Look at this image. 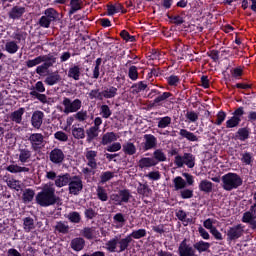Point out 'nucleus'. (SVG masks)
Segmentation results:
<instances>
[{"label":"nucleus","mask_w":256,"mask_h":256,"mask_svg":"<svg viewBox=\"0 0 256 256\" xmlns=\"http://www.w3.org/2000/svg\"><path fill=\"white\" fill-rule=\"evenodd\" d=\"M159 9L169 10L173 7V0H161L160 4H157Z\"/></svg>","instance_id":"774afa93"},{"label":"nucleus","mask_w":256,"mask_h":256,"mask_svg":"<svg viewBox=\"0 0 256 256\" xmlns=\"http://www.w3.org/2000/svg\"><path fill=\"white\" fill-rule=\"evenodd\" d=\"M167 17L177 27L185 23V19L181 15H167Z\"/></svg>","instance_id":"09e8293b"},{"label":"nucleus","mask_w":256,"mask_h":256,"mask_svg":"<svg viewBox=\"0 0 256 256\" xmlns=\"http://www.w3.org/2000/svg\"><path fill=\"white\" fill-rule=\"evenodd\" d=\"M18 153V161H20V163H29V161H31L32 152L27 146L19 147Z\"/></svg>","instance_id":"2eb2a0df"},{"label":"nucleus","mask_w":256,"mask_h":256,"mask_svg":"<svg viewBox=\"0 0 256 256\" xmlns=\"http://www.w3.org/2000/svg\"><path fill=\"white\" fill-rule=\"evenodd\" d=\"M137 193L138 195H142L143 197H150L151 193H153V190L149 188V184L147 183H139L137 187Z\"/></svg>","instance_id":"2f4dec72"},{"label":"nucleus","mask_w":256,"mask_h":256,"mask_svg":"<svg viewBox=\"0 0 256 256\" xmlns=\"http://www.w3.org/2000/svg\"><path fill=\"white\" fill-rule=\"evenodd\" d=\"M71 177L72 176L69 173L59 175L55 180V186L59 188L67 187V185H69V182L71 181Z\"/></svg>","instance_id":"412c9836"},{"label":"nucleus","mask_w":256,"mask_h":256,"mask_svg":"<svg viewBox=\"0 0 256 256\" xmlns=\"http://www.w3.org/2000/svg\"><path fill=\"white\" fill-rule=\"evenodd\" d=\"M100 115L103 117V119H109L111 115H113V112L111 111V108L107 104H103L100 107Z\"/></svg>","instance_id":"5fc2aeb1"},{"label":"nucleus","mask_w":256,"mask_h":256,"mask_svg":"<svg viewBox=\"0 0 256 256\" xmlns=\"http://www.w3.org/2000/svg\"><path fill=\"white\" fill-rule=\"evenodd\" d=\"M179 135L183 139H187V141H191V142L199 141V137H197V135H195V133H193L187 129H180Z\"/></svg>","instance_id":"cd10ccee"},{"label":"nucleus","mask_w":256,"mask_h":256,"mask_svg":"<svg viewBox=\"0 0 256 256\" xmlns=\"http://www.w3.org/2000/svg\"><path fill=\"white\" fill-rule=\"evenodd\" d=\"M179 256H197L195 255V248L187 243V238H184L178 246Z\"/></svg>","instance_id":"f8f14e48"},{"label":"nucleus","mask_w":256,"mask_h":256,"mask_svg":"<svg viewBox=\"0 0 256 256\" xmlns=\"http://www.w3.org/2000/svg\"><path fill=\"white\" fill-rule=\"evenodd\" d=\"M158 124L157 127L158 129H167L169 125H171V117L170 116H164L157 118Z\"/></svg>","instance_id":"37998d69"},{"label":"nucleus","mask_w":256,"mask_h":256,"mask_svg":"<svg viewBox=\"0 0 256 256\" xmlns=\"http://www.w3.org/2000/svg\"><path fill=\"white\" fill-rule=\"evenodd\" d=\"M118 194L120 195V201H122V203H129V199H131L129 189L119 190Z\"/></svg>","instance_id":"6e6d98bb"},{"label":"nucleus","mask_w":256,"mask_h":256,"mask_svg":"<svg viewBox=\"0 0 256 256\" xmlns=\"http://www.w3.org/2000/svg\"><path fill=\"white\" fill-rule=\"evenodd\" d=\"M25 7L21 6H13L12 9L8 12L9 19H13L14 21L17 19H21L23 15L26 13Z\"/></svg>","instance_id":"dca6fc26"},{"label":"nucleus","mask_w":256,"mask_h":256,"mask_svg":"<svg viewBox=\"0 0 256 256\" xmlns=\"http://www.w3.org/2000/svg\"><path fill=\"white\" fill-rule=\"evenodd\" d=\"M29 95L30 97H32V99H38V101H40V103H43V105L49 103V101L47 100V95L41 94V92L32 90L30 91Z\"/></svg>","instance_id":"ea45409f"},{"label":"nucleus","mask_w":256,"mask_h":256,"mask_svg":"<svg viewBox=\"0 0 256 256\" xmlns=\"http://www.w3.org/2000/svg\"><path fill=\"white\" fill-rule=\"evenodd\" d=\"M55 63H57V57H55V55L52 53H49L46 55H40L32 60H27L26 67L28 69L37 67L35 70L37 75H45V73H47L49 69L55 65Z\"/></svg>","instance_id":"f257e3e1"},{"label":"nucleus","mask_w":256,"mask_h":256,"mask_svg":"<svg viewBox=\"0 0 256 256\" xmlns=\"http://www.w3.org/2000/svg\"><path fill=\"white\" fill-rule=\"evenodd\" d=\"M120 37L123 41H126V43H135L136 41L135 36L131 35L127 30H122L120 32Z\"/></svg>","instance_id":"3c124183"},{"label":"nucleus","mask_w":256,"mask_h":256,"mask_svg":"<svg viewBox=\"0 0 256 256\" xmlns=\"http://www.w3.org/2000/svg\"><path fill=\"white\" fill-rule=\"evenodd\" d=\"M239 123H241V118L232 116L229 120L226 121V128L233 129L234 127H238Z\"/></svg>","instance_id":"864d4df0"},{"label":"nucleus","mask_w":256,"mask_h":256,"mask_svg":"<svg viewBox=\"0 0 256 256\" xmlns=\"http://www.w3.org/2000/svg\"><path fill=\"white\" fill-rule=\"evenodd\" d=\"M122 147H123V153H125V155L131 156L137 153V147L135 146V144H133V142H128L124 144Z\"/></svg>","instance_id":"c03bdc74"},{"label":"nucleus","mask_w":256,"mask_h":256,"mask_svg":"<svg viewBox=\"0 0 256 256\" xmlns=\"http://www.w3.org/2000/svg\"><path fill=\"white\" fill-rule=\"evenodd\" d=\"M173 101V93L171 92H163L159 96H157L150 104V109H153V107H161L165 101Z\"/></svg>","instance_id":"9b49d317"},{"label":"nucleus","mask_w":256,"mask_h":256,"mask_svg":"<svg viewBox=\"0 0 256 256\" xmlns=\"http://www.w3.org/2000/svg\"><path fill=\"white\" fill-rule=\"evenodd\" d=\"M49 159L54 165H61L65 161V153L61 148H54L49 154Z\"/></svg>","instance_id":"ddd939ff"},{"label":"nucleus","mask_w":256,"mask_h":256,"mask_svg":"<svg viewBox=\"0 0 256 256\" xmlns=\"http://www.w3.org/2000/svg\"><path fill=\"white\" fill-rule=\"evenodd\" d=\"M198 189L202 193H211L213 191V182L207 179L201 180L198 185Z\"/></svg>","instance_id":"bb28decb"},{"label":"nucleus","mask_w":256,"mask_h":256,"mask_svg":"<svg viewBox=\"0 0 256 256\" xmlns=\"http://www.w3.org/2000/svg\"><path fill=\"white\" fill-rule=\"evenodd\" d=\"M144 142L140 145V150L145 153L157 148V137L153 134H145L143 136Z\"/></svg>","instance_id":"9d476101"},{"label":"nucleus","mask_w":256,"mask_h":256,"mask_svg":"<svg viewBox=\"0 0 256 256\" xmlns=\"http://www.w3.org/2000/svg\"><path fill=\"white\" fill-rule=\"evenodd\" d=\"M87 159V166L91 169H97V151L95 150H88L85 154Z\"/></svg>","instance_id":"f3484780"},{"label":"nucleus","mask_w":256,"mask_h":256,"mask_svg":"<svg viewBox=\"0 0 256 256\" xmlns=\"http://www.w3.org/2000/svg\"><path fill=\"white\" fill-rule=\"evenodd\" d=\"M115 177V173L111 171L102 172L100 175V183L105 184Z\"/></svg>","instance_id":"bf43d9fd"},{"label":"nucleus","mask_w":256,"mask_h":256,"mask_svg":"<svg viewBox=\"0 0 256 256\" xmlns=\"http://www.w3.org/2000/svg\"><path fill=\"white\" fill-rule=\"evenodd\" d=\"M23 229L25 233H31L35 229V220L31 217L23 218Z\"/></svg>","instance_id":"72a5a7b5"},{"label":"nucleus","mask_w":256,"mask_h":256,"mask_svg":"<svg viewBox=\"0 0 256 256\" xmlns=\"http://www.w3.org/2000/svg\"><path fill=\"white\" fill-rule=\"evenodd\" d=\"M97 197L100 201H107L109 199V196L107 195V190L103 188V186H98L97 190Z\"/></svg>","instance_id":"4d7b16f0"},{"label":"nucleus","mask_w":256,"mask_h":256,"mask_svg":"<svg viewBox=\"0 0 256 256\" xmlns=\"http://www.w3.org/2000/svg\"><path fill=\"white\" fill-rule=\"evenodd\" d=\"M221 186L224 191H233L243 185V178L237 173L228 172L221 177Z\"/></svg>","instance_id":"20e7f679"},{"label":"nucleus","mask_w":256,"mask_h":256,"mask_svg":"<svg viewBox=\"0 0 256 256\" xmlns=\"http://www.w3.org/2000/svg\"><path fill=\"white\" fill-rule=\"evenodd\" d=\"M245 233V226L243 224H237L234 226H231L227 230V241H237V239H241L243 237V234Z\"/></svg>","instance_id":"1a4fd4ad"},{"label":"nucleus","mask_w":256,"mask_h":256,"mask_svg":"<svg viewBox=\"0 0 256 256\" xmlns=\"http://www.w3.org/2000/svg\"><path fill=\"white\" fill-rule=\"evenodd\" d=\"M54 138L57 139V141H62L63 143L69 141V136L63 131H57L54 134Z\"/></svg>","instance_id":"69168bd1"},{"label":"nucleus","mask_w":256,"mask_h":256,"mask_svg":"<svg viewBox=\"0 0 256 256\" xmlns=\"http://www.w3.org/2000/svg\"><path fill=\"white\" fill-rule=\"evenodd\" d=\"M69 79L79 81L81 79V67L79 65H73L68 70Z\"/></svg>","instance_id":"b1692460"},{"label":"nucleus","mask_w":256,"mask_h":256,"mask_svg":"<svg viewBox=\"0 0 256 256\" xmlns=\"http://www.w3.org/2000/svg\"><path fill=\"white\" fill-rule=\"evenodd\" d=\"M58 15L59 13H57V10L53 8H48L44 12V16H46L50 22L56 21Z\"/></svg>","instance_id":"de8ad7c7"},{"label":"nucleus","mask_w":256,"mask_h":256,"mask_svg":"<svg viewBox=\"0 0 256 256\" xmlns=\"http://www.w3.org/2000/svg\"><path fill=\"white\" fill-rule=\"evenodd\" d=\"M181 199H193V189L183 188L180 190Z\"/></svg>","instance_id":"0e129e2a"},{"label":"nucleus","mask_w":256,"mask_h":256,"mask_svg":"<svg viewBox=\"0 0 256 256\" xmlns=\"http://www.w3.org/2000/svg\"><path fill=\"white\" fill-rule=\"evenodd\" d=\"M217 120L216 121H213V120H210L211 123H214V125H223V121H225V119H227V113H225V111H222L220 110L217 115Z\"/></svg>","instance_id":"052dcab7"},{"label":"nucleus","mask_w":256,"mask_h":256,"mask_svg":"<svg viewBox=\"0 0 256 256\" xmlns=\"http://www.w3.org/2000/svg\"><path fill=\"white\" fill-rule=\"evenodd\" d=\"M173 185H174L175 191H181L187 188V181H185L183 177L177 176L173 179Z\"/></svg>","instance_id":"473e14b6"},{"label":"nucleus","mask_w":256,"mask_h":256,"mask_svg":"<svg viewBox=\"0 0 256 256\" xmlns=\"http://www.w3.org/2000/svg\"><path fill=\"white\" fill-rule=\"evenodd\" d=\"M166 81L170 87H177L181 83V79L176 75H170L166 78Z\"/></svg>","instance_id":"e2e57ef3"},{"label":"nucleus","mask_w":256,"mask_h":256,"mask_svg":"<svg viewBox=\"0 0 256 256\" xmlns=\"http://www.w3.org/2000/svg\"><path fill=\"white\" fill-rule=\"evenodd\" d=\"M81 235L84 239L91 241L95 239V229L93 227H84L81 231Z\"/></svg>","instance_id":"4c0bfd02"},{"label":"nucleus","mask_w":256,"mask_h":256,"mask_svg":"<svg viewBox=\"0 0 256 256\" xmlns=\"http://www.w3.org/2000/svg\"><path fill=\"white\" fill-rule=\"evenodd\" d=\"M251 135V128L249 127H243L239 128L236 132V139L239 141H247Z\"/></svg>","instance_id":"393cba45"},{"label":"nucleus","mask_w":256,"mask_h":256,"mask_svg":"<svg viewBox=\"0 0 256 256\" xmlns=\"http://www.w3.org/2000/svg\"><path fill=\"white\" fill-rule=\"evenodd\" d=\"M66 218L68 219V221H70V223H74V224H79L81 223V214L77 211H72L70 212Z\"/></svg>","instance_id":"49530a36"},{"label":"nucleus","mask_w":256,"mask_h":256,"mask_svg":"<svg viewBox=\"0 0 256 256\" xmlns=\"http://www.w3.org/2000/svg\"><path fill=\"white\" fill-rule=\"evenodd\" d=\"M99 133H101V130L95 128V127H90L86 130V141L87 143H91L94 139H97L99 137Z\"/></svg>","instance_id":"7c9ffc66"},{"label":"nucleus","mask_w":256,"mask_h":256,"mask_svg":"<svg viewBox=\"0 0 256 256\" xmlns=\"http://www.w3.org/2000/svg\"><path fill=\"white\" fill-rule=\"evenodd\" d=\"M35 199V190L31 188L25 189V191L22 194V201L23 203H31Z\"/></svg>","instance_id":"f704fd0d"},{"label":"nucleus","mask_w":256,"mask_h":256,"mask_svg":"<svg viewBox=\"0 0 256 256\" xmlns=\"http://www.w3.org/2000/svg\"><path fill=\"white\" fill-rule=\"evenodd\" d=\"M54 229L58 233H62V235H67V233H69L70 228H69V224H67V222L59 221L56 223Z\"/></svg>","instance_id":"58836bf2"},{"label":"nucleus","mask_w":256,"mask_h":256,"mask_svg":"<svg viewBox=\"0 0 256 256\" xmlns=\"http://www.w3.org/2000/svg\"><path fill=\"white\" fill-rule=\"evenodd\" d=\"M117 139H119V137L115 132H107L102 136L101 145H109L110 143L117 141Z\"/></svg>","instance_id":"c756f323"},{"label":"nucleus","mask_w":256,"mask_h":256,"mask_svg":"<svg viewBox=\"0 0 256 256\" xmlns=\"http://www.w3.org/2000/svg\"><path fill=\"white\" fill-rule=\"evenodd\" d=\"M59 82H61V75H59L58 71L50 73L44 80V83L49 85V87H53V85H57Z\"/></svg>","instance_id":"6ab92c4d"},{"label":"nucleus","mask_w":256,"mask_h":256,"mask_svg":"<svg viewBox=\"0 0 256 256\" xmlns=\"http://www.w3.org/2000/svg\"><path fill=\"white\" fill-rule=\"evenodd\" d=\"M119 89L115 86L105 87L102 91V100L104 99H114L117 97Z\"/></svg>","instance_id":"4be33fe9"},{"label":"nucleus","mask_w":256,"mask_h":256,"mask_svg":"<svg viewBox=\"0 0 256 256\" xmlns=\"http://www.w3.org/2000/svg\"><path fill=\"white\" fill-rule=\"evenodd\" d=\"M72 135L74 139H85V128L72 126Z\"/></svg>","instance_id":"a19ab883"},{"label":"nucleus","mask_w":256,"mask_h":256,"mask_svg":"<svg viewBox=\"0 0 256 256\" xmlns=\"http://www.w3.org/2000/svg\"><path fill=\"white\" fill-rule=\"evenodd\" d=\"M157 165V161L151 157H143L138 161L139 169H149L151 167H155Z\"/></svg>","instance_id":"a211bd4d"},{"label":"nucleus","mask_w":256,"mask_h":256,"mask_svg":"<svg viewBox=\"0 0 256 256\" xmlns=\"http://www.w3.org/2000/svg\"><path fill=\"white\" fill-rule=\"evenodd\" d=\"M174 165L179 169H181L183 165H186L188 169H193V167H195V155L189 152H185L183 156L177 155L174 159Z\"/></svg>","instance_id":"39448f33"},{"label":"nucleus","mask_w":256,"mask_h":256,"mask_svg":"<svg viewBox=\"0 0 256 256\" xmlns=\"http://www.w3.org/2000/svg\"><path fill=\"white\" fill-rule=\"evenodd\" d=\"M68 191L70 195H79L83 191V179L79 175L71 176L68 183Z\"/></svg>","instance_id":"6e6552de"},{"label":"nucleus","mask_w":256,"mask_h":256,"mask_svg":"<svg viewBox=\"0 0 256 256\" xmlns=\"http://www.w3.org/2000/svg\"><path fill=\"white\" fill-rule=\"evenodd\" d=\"M59 199V196L55 194V188L51 186L44 187L36 195V203L37 205H40V207H51L53 205H57V203H59Z\"/></svg>","instance_id":"f03ea898"},{"label":"nucleus","mask_w":256,"mask_h":256,"mask_svg":"<svg viewBox=\"0 0 256 256\" xmlns=\"http://www.w3.org/2000/svg\"><path fill=\"white\" fill-rule=\"evenodd\" d=\"M6 171H8L9 173H29V171H31V169L25 167V166H19L17 164H11L6 168Z\"/></svg>","instance_id":"c85d7f7f"},{"label":"nucleus","mask_w":256,"mask_h":256,"mask_svg":"<svg viewBox=\"0 0 256 256\" xmlns=\"http://www.w3.org/2000/svg\"><path fill=\"white\" fill-rule=\"evenodd\" d=\"M62 105L64 106L63 113L69 115V113H77V111H79V109H81V107L83 106V102L79 98L71 101L70 98L64 97Z\"/></svg>","instance_id":"423d86ee"},{"label":"nucleus","mask_w":256,"mask_h":256,"mask_svg":"<svg viewBox=\"0 0 256 256\" xmlns=\"http://www.w3.org/2000/svg\"><path fill=\"white\" fill-rule=\"evenodd\" d=\"M5 51H7V53H9L10 55H15V53L19 51V45H17V42L15 41L6 42Z\"/></svg>","instance_id":"79ce46f5"},{"label":"nucleus","mask_w":256,"mask_h":256,"mask_svg":"<svg viewBox=\"0 0 256 256\" xmlns=\"http://www.w3.org/2000/svg\"><path fill=\"white\" fill-rule=\"evenodd\" d=\"M81 3H83V1L79 0V1H70V10H69V15H75V13H77V11H81Z\"/></svg>","instance_id":"8fccbe9b"},{"label":"nucleus","mask_w":256,"mask_h":256,"mask_svg":"<svg viewBox=\"0 0 256 256\" xmlns=\"http://www.w3.org/2000/svg\"><path fill=\"white\" fill-rule=\"evenodd\" d=\"M89 99H96L97 101H103V91L99 89H93L88 93Z\"/></svg>","instance_id":"603ef678"},{"label":"nucleus","mask_w":256,"mask_h":256,"mask_svg":"<svg viewBox=\"0 0 256 256\" xmlns=\"http://www.w3.org/2000/svg\"><path fill=\"white\" fill-rule=\"evenodd\" d=\"M131 243H133V239L129 235L120 239L119 236H115L106 243V250L109 253H123L129 249Z\"/></svg>","instance_id":"7ed1b4c3"},{"label":"nucleus","mask_w":256,"mask_h":256,"mask_svg":"<svg viewBox=\"0 0 256 256\" xmlns=\"http://www.w3.org/2000/svg\"><path fill=\"white\" fill-rule=\"evenodd\" d=\"M25 114V108L21 107L18 110H15L11 113L10 119L13 121V123H16L17 125H21L23 121V115Z\"/></svg>","instance_id":"5701e85b"},{"label":"nucleus","mask_w":256,"mask_h":256,"mask_svg":"<svg viewBox=\"0 0 256 256\" xmlns=\"http://www.w3.org/2000/svg\"><path fill=\"white\" fill-rule=\"evenodd\" d=\"M154 161L157 162V165H159V163H164V161H167V155H165V152H163L162 149H156L153 152V158Z\"/></svg>","instance_id":"c9c22d12"},{"label":"nucleus","mask_w":256,"mask_h":256,"mask_svg":"<svg viewBox=\"0 0 256 256\" xmlns=\"http://www.w3.org/2000/svg\"><path fill=\"white\" fill-rule=\"evenodd\" d=\"M27 141H29L32 151H41L44 147L45 136L41 133H31L27 136Z\"/></svg>","instance_id":"0eeeda50"},{"label":"nucleus","mask_w":256,"mask_h":256,"mask_svg":"<svg viewBox=\"0 0 256 256\" xmlns=\"http://www.w3.org/2000/svg\"><path fill=\"white\" fill-rule=\"evenodd\" d=\"M241 162L244 165H253V154L251 152H244L242 154Z\"/></svg>","instance_id":"680f3d73"},{"label":"nucleus","mask_w":256,"mask_h":256,"mask_svg":"<svg viewBox=\"0 0 256 256\" xmlns=\"http://www.w3.org/2000/svg\"><path fill=\"white\" fill-rule=\"evenodd\" d=\"M131 89V93L133 95H139L141 91H145V89H147V84H145L144 81H139L138 83L132 84Z\"/></svg>","instance_id":"e433bc0d"},{"label":"nucleus","mask_w":256,"mask_h":256,"mask_svg":"<svg viewBox=\"0 0 256 256\" xmlns=\"http://www.w3.org/2000/svg\"><path fill=\"white\" fill-rule=\"evenodd\" d=\"M128 237H130V239H143V237H147V230L141 228L138 230H134L132 231V233L128 234Z\"/></svg>","instance_id":"a18cd8bd"},{"label":"nucleus","mask_w":256,"mask_h":256,"mask_svg":"<svg viewBox=\"0 0 256 256\" xmlns=\"http://www.w3.org/2000/svg\"><path fill=\"white\" fill-rule=\"evenodd\" d=\"M193 248L198 251V253H205L211 248V243L200 240L193 244Z\"/></svg>","instance_id":"a878e982"},{"label":"nucleus","mask_w":256,"mask_h":256,"mask_svg":"<svg viewBox=\"0 0 256 256\" xmlns=\"http://www.w3.org/2000/svg\"><path fill=\"white\" fill-rule=\"evenodd\" d=\"M128 77L131 79V81H137V79H139V71L137 70V66L129 67Z\"/></svg>","instance_id":"13d9d810"},{"label":"nucleus","mask_w":256,"mask_h":256,"mask_svg":"<svg viewBox=\"0 0 256 256\" xmlns=\"http://www.w3.org/2000/svg\"><path fill=\"white\" fill-rule=\"evenodd\" d=\"M70 247L73 251L79 252L85 249V239L81 237H77L71 240Z\"/></svg>","instance_id":"aec40b11"},{"label":"nucleus","mask_w":256,"mask_h":256,"mask_svg":"<svg viewBox=\"0 0 256 256\" xmlns=\"http://www.w3.org/2000/svg\"><path fill=\"white\" fill-rule=\"evenodd\" d=\"M43 119H45V113L41 110H36L31 116V125L34 129H41L43 125Z\"/></svg>","instance_id":"4468645a"},{"label":"nucleus","mask_w":256,"mask_h":256,"mask_svg":"<svg viewBox=\"0 0 256 256\" xmlns=\"http://www.w3.org/2000/svg\"><path fill=\"white\" fill-rule=\"evenodd\" d=\"M8 187H10V189H14L15 191H20L21 190V182L19 180H9L7 182Z\"/></svg>","instance_id":"338daca9"}]
</instances>
